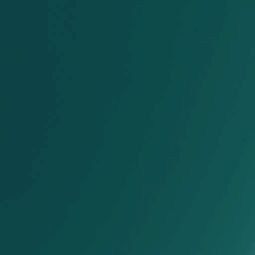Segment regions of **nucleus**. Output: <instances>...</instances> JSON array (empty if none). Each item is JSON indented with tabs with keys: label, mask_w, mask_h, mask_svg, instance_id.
Instances as JSON below:
<instances>
[{
	"label": "nucleus",
	"mask_w": 255,
	"mask_h": 255,
	"mask_svg": "<svg viewBox=\"0 0 255 255\" xmlns=\"http://www.w3.org/2000/svg\"><path fill=\"white\" fill-rule=\"evenodd\" d=\"M245 163H255V160H245Z\"/></svg>",
	"instance_id": "f257e3e1"
}]
</instances>
